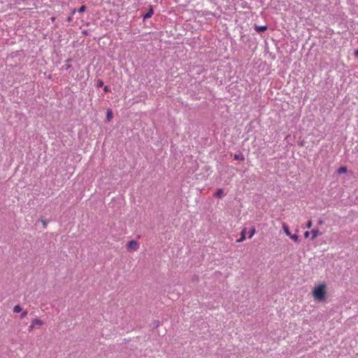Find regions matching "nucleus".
<instances>
[{"instance_id":"obj_1","label":"nucleus","mask_w":358,"mask_h":358,"mask_svg":"<svg viewBox=\"0 0 358 358\" xmlns=\"http://www.w3.org/2000/svg\"><path fill=\"white\" fill-rule=\"evenodd\" d=\"M327 286L324 283L315 287V301L324 302L327 300Z\"/></svg>"},{"instance_id":"obj_2","label":"nucleus","mask_w":358,"mask_h":358,"mask_svg":"<svg viewBox=\"0 0 358 358\" xmlns=\"http://www.w3.org/2000/svg\"><path fill=\"white\" fill-rule=\"evenodd\" d=\"M126 248L130 252H135L139 248V243L135 240H131L127 243Z\"/></svg>"},{"instance_id":"obj_3","label":"nucleus","mask_w":358,"mask_h":358,"mask_svg":"<svg viewBox=\"0 0 358 358\" xmlns=\"http://www.w3.org/2000/svg\"><path fill=\"white\" fill-rule=\"evenodd\" d=\"M43 321L40 319H34L32 322L31 325L29 327V331H32L35 327H41L43 324Z\"/></svg>"},{"instance_id":"obj_4","label":"nucleus","mask_w":358,"mask_h":358,"mask_svg":"<svg viewBox=\"0 0 358 358\" xmlns=\"http://www.w3.org/2000/svg\"><path fill=\"white\" fill-rule=\"evenodd\" d=\"M282 226H283L284 231L287 236H289L294 241H296L298 239V236L296 234H290L289 229L287 227V225H282Z\"/></svg>"},{"instance_id":"obj_5","label":"nucleus","mask_w":358,"mask_h":358,"mask_svg":"<svg viewBox=\"0 0 358 358\" xmlns=\"http://www.w3.org/2000/svg\"><path fill=\"white\" fill-rule=\"evenodd\" d=\"M246 233H247L246 228H243L241 232V237L236 240V242L240 243V242L243 241L245 239Z\"/></svg>"},{"instance_id":"obj_6","label":"nucleus","mask_w":358,"mask_h":358,"mask_svg":"<svg viewBox=\"0 0 358 358\" xmlns=\"http://www.w3.org/2000/svg\"><path fill=\"white\" fill-rule=\"evenodd\" d=\"M254 28L258 32H263V31H265L266 30H267V26L255 25Z\"/></svg>"},{"instance_id":"obj_7","label":"nucleus","mask_w":358,"mask_h":358,"mask_svg":"<svg viewBox=\"0 0 358 358\" xmlns=\"http://www.w3.org/2000/svg\"><path fill=\"white\" fill-rule=\"evenodd\" d=\"M113 118V112L110 109L107 110L106 113V120L109 122Z\"/></svg>"},{"instance_id":"obj_8","label":"nucleus","mask_w":358,"mask_h":358,"mask_svg":"<svg viewBox=\"0 0 358 358\" xmlns=\"http://www.w3.org/2000/svg\"><path fill=\"white\" fill-rule=\"evenodd\" d=\"M215 196L218 198H222L224 195V192L222 189H218L217 192H215Z\"/></svg>"},{"instance_id":"obj_9","label":"nucleus","mask_w":358,"mask_h":358,"mask_svg":"<svg viewBox=\"0 0 358 358\" xmlns=\"http://www.w3.org/2000/svg\"><path fill=\"white\" fill-rule=\"evenodd\" d=\"M153 14V10L152 8H150L149 11L143 16L144 19H148L152 17Z\"/></svg>"},{"instance_id":"obj_10","label":"nucleus","mask_w":358,"mask_h":358,"mask_svg":"<svg viewBox=\"0 0 358 358\" xmlns=\"http://www.w3.org/2000/svg\"><path fill=\"white\" fill-rule=\"evenodd\" d=\"M347 172V168L345 167V166H342L341 168H339L338 170H337V173L338 174H342V173H345Z\"/></svg>"},{"instance_id":"obj_11","label":"nucleus","mask_w":358,"mask_h":358,"mask_svg":"<svg viewBox=\"0 0 358 358\" xmlns=\"http://www.w3.org/2000/svg\"><path fill=\"white\" fill-rule=\"evenodd\" d=\"M22 309L20 305H16L13 308V312L16 313H20L22 311Z\"/></svg>"},{"instance_id":"obj_12","label":"nucleus","mask_w":358,"mask_h":358,"mask_svg":"<svg viewBox=\"0 0 358 358\" xmlns=\"http://www.w3.org/2000/svg\"><path fill=\"white\" fill-rule=\"evenodd\" d=\"M234 159L236 160H241V161H243L245 159L244 158V156L242 155V154H240V155H234Z\"/></svg>"},{"instance_id":"obj_13","label":"nucleus","mask_w":358,"mask_h":358,"mask_svg":"<svg viewBox=\"0 0 358 358\" xmlns=\"http://www.w3.org/2000/svg\"><path fill=\"white\" fill-rule=\"evenodd\" d=\"M255 229L254 228H251L249 231H248V238H250L252 237V236L255 234Z\"/></svg>"},{"instance_id":"obj_14","label":"nucleus","mask_w":358,"mask_h":358,"mask_svg":"<svg viewBox=\"0 0 358 358\" xmlns=\"http://www.w3.org/2000/svg\"><path fill=\"white\" fill-rule=\"evenodd\" d=\"M85 10H86V6H82L78 9V12H79V13H83Z\"/></svg>"},{"instance_id":"obj_15","label":"nucleus","mask_w":358,"mask_h":358,"mask_svg":"<svg viewBox=\"0 0 358 358\" xmlns=\"http://www.w3.org/2000/svg\"><path fill=\"white\" fill-rule=\"evenodd\" d=\"M28 312L27 310H24L22 313L20 317L22 319L25 317L27 315Z\"/></svg>"},{"instance_id":"obj_16","label":"nucleus","mask_w":358,"mask_h":358,"mask_svg":"<svg viewBox=\"0 0 358 358\" xmlns=\"http://www.w3.org/2000/svg\"><path fill=\"white\" fill-rule=\"evenodd\" d=\"M103 85V82L100 80L98 82L97 86L98 87H102Z\"/></svg>"},{"instance_id":"obj_17","label":"nucleus","mask_w":358,"mask_h":358,"mask_svg":"<svg viewBox=\"0 0 358 358\" xmlns=\"http://www.w3.org/2000/svg\"><path fill=\"white\" fill-rule=\"evenodd\" d=\"M103 90L106 92H109V87L108 86H105L104 88H103Z\"/></svg>"},{"instance_id":"obj_18","label":"nucleus","mask_w":358,"mask_h":358,"mask_svg":"<svg viewBox=\"0 0 358 358\" xmlns=\"http://www.w3.org/2000/svg\"><path fill=\"white\" fill-rule=\"evenodd\" d=\"M66 20H67V22H71V20H72V17H71V16H70V17H67V19H66Z\"/></svg>"},{"instance_id":"obj_19","label":"nucleus","mask_w":358,"mask_h":358,"mask_svg":"<svg viewBox=\"0 0 358 358\" xmlns=\"http://www.w3.org/2000/svg\"><path fill=\"white\" fill-rule=\"evenodd\" d=\"M317 230H315V234H314V236H315V238L317 236Z\"/></svg>"},{"instance_id":"obj_20","label":"nucleus","mask_w":358,"mask_h":358,"mask_svg":"<svg viewBox=\"0 0 358 358\" xmlns=\"http://www.w3.org/2000/svg\"><path fill=\"white\" fill-rule=\"evenodd\" d=\"M308 234H309V232H308V231H306V232L304 233V236H308Z\"/></svg>"},{"instance_id":"obj_21","label":"nucleus","mask_w":358,"mask_h":358,"mask_svg":"<svg viewBox=\"0 0 358 358\" xmlns=\"http://www.w3.org/2000/svg\"><path fill=\"white\" fill-rule=\"evenodd\" d=\"M51 20H52V22H55V17H51Z\"/></svg>"},{"instance_id":"obj_22","label":"nucleus","mask_w":358,"mask_h":358,"mask_svg":"<svg viewBox=\"0 0 358 358\" xmlns=\"http://www.w3.org/2000/svg\"><path fill=\"white\" fill-rule=\"evenodd\" d=\"M76 13V10H72V15H73Z\"/></svg>"},{"instance_id":"obj_23","label":"nucleus","mask_w":358,"mask_h":358,"mask_svg":"<svg viewBox=\"0 0 358 358\" xmlns=\"http://www.w3.org/2000/svg\"><path fill=\"white\" fill-rule=\"evenodd\" d=\"M311 226L312 225H310V224L307 225L308 228H310Z\"/></svg>"}]
</instances>
